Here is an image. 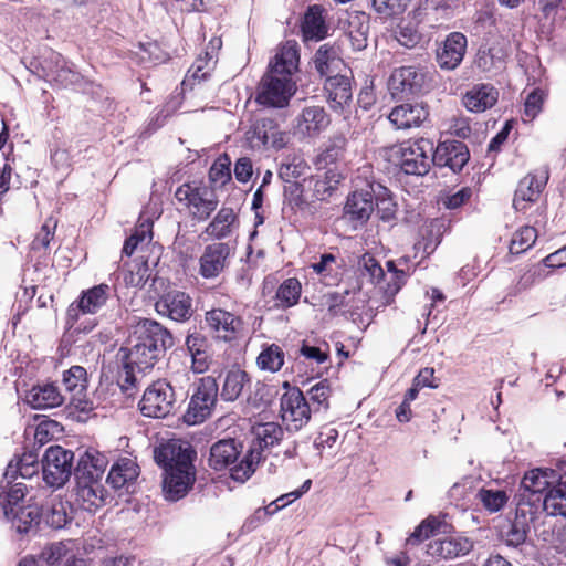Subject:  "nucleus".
<instances>
[{
  "mask_svg": "<svg viewBox=\"0 0 566 566\" xmlns=\"http://www.w3.org/2000/svg\"><path fill=\"white\" fill-rule=\"evenodd\" d=\"M127 349L122 348L123 368L118 371V384L123 391L128 392L136 387L135 369L139 373L151 370L166 350L174 346L170 332L154 319L142 318L132 329Z\"/></svg>",
  "mask_w": 566,
  "mask_h": 566,
  "instance_id": "obj_1",
  "label": "nucleus"
},
{
  "mask_svg": "<svg viewBox=\"0 0 566 566\" xmlns=\"http://www.w3.org/2000/svg\"><path fill=\"white\" fill-rule=\"evenodd\" d=\"M196 457V451L188 442L176 439L154 449L155 462L165 470L163 489L167 500L178 501L192 488Z\"/></svg>",
  "mask_w": 566,
  "mask_h": 566,
  "instance_id": "obj_2",
  "label": "nucleus"
},
{
  "mask_svg": "<svg viewBox=\"0 0 566 566\" xmlns=\"http://www.w3.org/2000/svg\"><path fill=\"white\" fill-rule=\"evenodd\" d=\"M107 465L106 455L95 449H88L80 455L73 475L76 501L83 510L95 512L106 504L108 492L103 485V479Z\"/></svg>",
  "mask_w": 566,
  "mask_h": 566,
  "instance_id": "obj_3",
  "label": "nucleus"
},
{
  "mask_svg": "<svg viewBox=\"0 0 566 566\" xmlns=\"http://www.w3.org/2000/svg\"><path fill=\"white\" fill-rule=\"evenodd\" d=\"M283 434L282 427L275 422L260 424L255 430V439L241 458L240 463L232 468L231 478L238 482H245L260 463L262 451L279 444Z\"/></svg>",
  "mask_w": 566,
  "mask_h": 566,
  "instance_id": "obj_4",
  "label": "nucleus"
},
{
  "mask_svg": "<svg viewBox=\"0 0 566 566\" xmlns=\"http://www.w3.org/2000/svg\"><path fill=\"white\" fill-rule=\"evenodd\" d=\"M433 143L426 138L403 142L390 149V160L406 175L424 176L432 160Z\"/></svg>",
  "mask_w": 566,
  "mask_h": 566,
  "instance_id": "obj_5",
  "label": "nucleus"
},
{
  "mask_svg": "<svg viewBox=\"0 0 566 566\" xmlns=\"http://www.w3.org/2000/svg\"><path fill=\"white\" fill-rule=\"evenodd\" d=\"M186 399L182 388L177 391L170 382L159 379L149 385L139 402L140 411L150 418H165L175 413Z\"/></svg>",
  "mask_w": 566,
  "mask_h": 566,
  "instance_id": "obj_6",
  "label": "nucleus"
},
{
  "mask_svg": "<svg viewBox=\"0 0 566 566\" xmlns=\"http://www.w3.org/2000/svg\"><path fill=\"white\" fill-rule=\"evenodd\" d=\"M219 386L211 376L200 378L193 384L192 394L182 416L188 426L202 423L212 413L217 403Z\"/></svg>",
  "mask_w": 566,
  "mask_h": 566,
  "instance_id": "obj_7",
  "label": "nucleus"
},
{
  "mask_svg": "<svg viewBox=\"0 0 566 566\" xmlns=\"http://www.w3.org/2000/svg\"><path fill=\"white\" fill-rule=\"evenodd\" d=\"M296 91L293 78L282 76V73L268 71L261 78L255 101L263 106L285 107Z\"/></svg>",
  "mask_w": 566,
  "mask_h": 566,
  "instance_id": "obj_8",
  "label": "nucleus"
},
{
  "mask_svg": "<svg viewBox=\"0 0 566 566\" xmlns=\"http://www.w3.org/2000/svg\"><path fill=\"white\" fill-rule=\"evenodd\" d=\"M73 451L59 444L49 447L42 457L44 482L51 488H62L72 475Z\"/></svg>",
  "mask_w": 566,
  "mask_h": 566,
  "instance_id": "obj_9",
  "label": "nucleus"
},
{
  "mask_svg": "<svg viewBox=\"0 0 566 566\" xmlns=\"http://www.w3.org/2000/svg\"><path fill=\"white\" fill-rule=\"evenodd\" d=\"M175 198L188 209L189 216L199 222L208 220L219 202L213 190L207 187H192L189 184L179 186Z\"/></svg>",
  "mask_w": 566,
  "mask_h": 566,
  "instance_id": "obj_10",
  "label": "nucleus"
},
{
  "mask_svg": "<svg viewBox=\"0 0 566 566\" xmlns=\"http://www.w3.org/2000/svg\"><path fill=\"white\" fill-rule=\"evenodd\" d=\"M284 387L287 391L281 397L282 419L289 430L297 431L310 421L312 407L300 388L290 387L287 382H284Z\"/></svg>",
  "mask_w": 566,
  "mask_h": 566,
  "instance_id": "obj_11",
  "label": "nucleus"
},
{
  "mask_svg": "<svg viewBox=\"0 0 566 566\" xmlns=\"http://www.w3.org/2000/svg\"><path fill=\"white\" fill-rule=\"evenodd\" d=\"M549 476H555L554 470L537 468L526 472L515 494V501L525 503L535 511H541L542 502L551 484Z\"/></svg>",
  "mask_w": 566,
  "mask_h": 566,
  "instance_id": "obj_12",
  "label": "nucleus"
},
{
  "mask_svg": "<svg viewBox=\"0 0 566 566\" xmlns=\"http://www.w3.org/2000/svg\"><path fill=\"white\" fill-rule=\"evenodd\" d=\"M426 73L422 67L400 66L394 70L389 78V90L394 97H408L422 92Z\"/></svg>",
  "mask_w": 566,
  "mask_h": 566,
  "instance_id": "obj_13",
  "label": "nucleus"
},
{
  "mask_svg": "<svg viewBox=\"0 0 566 566\" xmlns=\"http://www.w3.org/2000/svg\"><path fill=\"white\" fill-rule=\"evenodd\" d=\"M324 91L329 107L336 113H343L353 101V73L348 69L342 73L327 76Z\"/></svg>",
  "mask_w": 566,
  "mask_h": 566,
  "instance_id": "obj_14",
  "label": "nucleus"
},
{
  "mask_svg": "<svg viewBox=\"0 0 566 566\" xmlns=\"http://www.w3.org/2000/svg\"><path fill=\"white\" fill-rule=\"evenodd\" d=\"M470 158L468 146L459 140L440 142L432 151L433 165L448 167L453 172H459Z\"/></svg>",
  "mask_w": 566,
  "mask_h": 566,
  "instance_id": "obj_15",
  "label": "nucleus"
},
{
  "mask_svg": "<svg viewBox=\"0 0 566 566\" xmlns=\"http://www.w3.org/2000/svg\"><path fill=\"white\" fill-rule=\"evenodd\" d=\"M156 312L175 322H186L192 316V300L181 291H169L155 303Z\"/></svg>",
  "mask_w": 566,
  "mask_h": 566,
  "instance_id": "obj_16",
  "label": "nucleus"
},
{
  "mask_svg": "<svg viewBox=\"0 0 566 566\" xmlns=\"http://www.w3.org/2000/svg\"><path fill=\"white\" fill-rule=\"evenodd\" d=\"M231 248L224 242H214L205 247L199 259V274L203 279L219 276L228 265Z\"/></svg>",
  "mask_w": 566,
  "mask_h": 566,
  "instance_id": "obj_17",
  "label": "nucleus"
},
{
  "mask_svg": "<svg viewBox=\"0 0 566 566\" xmlns=\"http://www.w3.org/2000/svg\"><path fill=\"white\" fill-rule=\"evenodd\" d=\"M241 455H244L242 442L231 438L221 439L211 446L208 463L216 471L230 468L231 474L232 468L240 463Z\"/></svg>",
  "mask_w": 566,
  "mask_h": 566,
  "instance_id": "obj_18",
  "label": "nucleus"
},
{
  "mask_svg": "<svg viewBox=\"0 0 566 566\" xmlns=\"http://www.w3.org/2000/svg\"><path fill=\"white\" fill-rule=\"evenodd\" d=\"M467 36L461 32L450 33L437 49V63L442 70H454L463 60Z\"/></svg>",
  "mask_w": 566,
  "mask_h": 566,
  "instance_id": "obj_19",
  "label": "nucleus"
},
{
  "mask_svg": "<svg viewBox=\"0 0 566 566\" xmlns=\"http://www.w3.org/2000/svg\"><path fill=\"white\" fill-rule=\"evenodd\" d=\"M428 117V106L417 102L395 106L388 119L397 129H410L420 127Z\"/></svg>",
  "mask_w": 566,
  "mask_h": 566,
  "instance_id": "obj_20",
  "label": "nucleus"
},
{
  "mask_svg": "<svg viewBox=\"0 0 566 566\" xmlns=\"http://www.w3.org/2000/svg\"><path fill=\"white\" fill-rule=\"evenodd\" d=\"M541 511H535L525 503L516 502L515 517L505 533V543L517 547L525 543L530 532V525L538 517Z\"/></svg>",
  "mask_w": 566,
  "mask_h": 566,
  "instance_id": "obj_21",
  "label": "nucleus"
},
{
  "mask_svg": "<svg viewBox=\"0 0 566 566\" xmlns=\"http://www.w3.org/2000/svg\"><path fill=\"white\" fill-rule=\"evenodd\" d=\"M374 193V184L368 185L366 189L355 190L347 198L345 214L359 224L366 223L375 210Z\"/></svg>",
  "mask_w": 566,
  "mask_h": 566,
  "instance_id": "obj_22",
  "label": "nucleus"
},
{
  "mask_svg": "<svg viewBox=\"0 0 566 566\" xmlns=\"http://www.w3.org/2000/svg\"><path fill=\"white\" fill-rule=\"evenodd\" d=\"M473 542L464 536H451L443 539L431 541L427 546V554L432 557L453 559L469 554Z\"/></svg>",
  "mask_w": 566,
  "mask_h": 566,
  "instance_id": "obj_23",
  "label": "nucleus"
},
{
  "mask_svg": "<svg viewBox=\"0 0 566 566\" xmlns=\"http://www.w3.org/2000/svg\"><path fill=\"white\" fill-rule=\"evenodd\" d=\"M66 397L54 382L33 386L25 395V401L33 409H52L62 406Z\"/></svg>",
  "mask_w": 566,
  "mask_h": 566,
  "instance_id": "obj_24",
  "label": "nucleus"
},
{
  "mask_svg": "<svg viewBox=\"0 0 566 566\" xmlns=\"http://www.w3.org/2000/svg\"><path fill=\"white\" fill-rule=\"evenodd\" d=\"M43 77L49 82H55L62 87L74 85L80 81V74L66 66L61 54L51 52L42 63Z\"/></svg>",
  "mask_w": 566,
  "mask_h": 566,
  "instance_id": "obj_25",
  "label": "nucleus"
},
{
  "mask_svg": "<svg viewBox=\"0 0 566 566\" xmlns=\"http://www.w3.org/2000/svg\"><path fill=\"white\" fill-rule=\"evenodd\" d=\"M206 323L218 338L231 340L235 337L242 321L228 311L213 308L206 313Z\"/></svg>",
  "mask_w": 566,
  "mask_h": 566,
  "instance_id": "obj_26",
  "label": "nucleus"
},
{
  "mask_svg": "<svg viewBox=\"0 0 566 566\" xmlns=\"http://www.w3.org/2000/svg\"><path fill=\"white\" fill-rule=\"evenodd\" d=\"M547 180V169L543 171L541 178H538L536 175L528 174L523 179H521L515 190L513 207L516 210L526 209L530 202L536 201Z\"/></svg>",
  "mask_w": 566,
  "mask_h": 566,
  "instance_id": "obj_27",
  "label": "nucleus"
},
{
  "mask_svg": "<svg viewBox=\"0 0 566 566\" xmlns=\"http://www.w3.org/2000/svg\"><path fill=\"white\" fill-rule=\"evenodd\" d=\"M499 98L497 90L491 84H476L463 96V105L473 113H482L495 105Z\"/></svg>",
  "mask_w": 566,
  "mask_h": 566,
  "instance_id": "obj_28",
  "label": "nucleus"
},
{
  "mask_svg": "<svg viewBox=\"0 0 566 566\" xmlns=\"http://www.w3.org/2000/svg\"><path fill=\"white\" fill-rule=\"evenodd\" d=\"M252 130L253 137L258 138L264 147L282 149L287 143L286 134L280 130L276 120L273 118H258L252 126Z\"/></svg>",
  "mask_w": 566,
  "mask_h": 566,
  "instance_id": "obj_29",
  "label": "nucleus"
},
{
  "mask_svg": "<svg viewBox=\"0 0 566 566\" xmlns=\"http://www.w3.org/2000/svg\"><path fill=\"white\" fill-rule=\"evenodd\" d=\"M314 67L322 77L342 73L348 67L338 56V51L328 43L322 44L313 56Z\"/></svg>",
  "mask_w": 566,
  "mask_h": 566,
  "instance_id": "obj_30",
  "label": "nucleus"
},
{
  "mask_svg": "<svg viewBox=\"0 0 566 566\" xmlns=\"http://www.w3.org/2000/svg\"><path fill=\"white\" fill-rule=\"evenodd\" d=\"M329 123V115L324 107L317 105L306 106L297 117L298 129L308 136L317 135L325 130Z\"/></svg>",
  "mask_w": 566,
  "mask_h": 566,
  "instance_id": "obj_31",
  "label": "nucleus"
},
{
  "mask_svg": "<svg viewBox=\"0 0 566 566\" xmlns=\"http://www.w3.org/2000/svg\"><path fill=\"white\" fill-rule=\"evenodd\" d=\"M139 475V468L135 461L128 458H122L116 461L107 476L106 482L115 490L129 486Z\"/></svg>",
  "mask_w": 566,
  "mask_h": 566,
  "instance_id": "obj_32",
  "label": "nucleus"
},
{
  "mask_svg": "<svg viewBox=\"0 0 566 566\" xmlns=\"http://www.w3.org/2000/svg\"><path fill=\"white\" fill-rule=\"evenodd\" d=\"M62 384L65 387V390L72 394V403L77 400L78 402L75 405L76 408H80L82 411L87 410L86 406H81L83 401L77 398L83 395V392L87 389V371L84 367L74 365L70 367L67 370L63 371ZM93 407H88L92 409Z\"/></svg>",
  "mask_w": 566,
  "mask_h": 566,
  "instance_id": "obj_33",
  "label": "nucleus"
},
{
  "mask_svg": "<svg viewBox=\"0 0 566 566\" xmlns=\"http://www.w3.org/2000/svg\"><path fill=\"white\" fill-rule=\"evenodd\" d=\"M7 518L19 534H27L42 521V507L36 503H28L14 510Z\"/></svg>",
  "mask_w": 566,
  "mask_h": 566,
  "instance_id": "obj_34",
  "label": "nucleus"
},
{
  "mask_svg": "<svg viewBox=\"0 0 566 566\" xmlns=\"http://www.w3.org/2000/svg\"><path fill=\"white\" fill-rule=\"evenodd\" d=\"M304 40H323L327 35L328 28L323 17V9L318 4L310 6L302 21Z\"/></svg>",
  "mask_w": 566,
  "mask_h": 566,
  "instance_id": "obj_35",
  "label": "nucleus"
},
{
  "mask_svg": "<svg viewBox=\"0 0 566 566\" xmlns=\"http://www.w3.org/2000/svg\"><path fill=\"white\" fill-rule=\"evenodd\" d=\"M542 512L552 516L566 517V472L559 475L557 484L545 493Z\"/></svg>",
  "mask_w": 566,
  "mask_h": 566,
  "instance_id": "obj_36",
  "label": "nucleus"
},
{
  "mask_svg": "<svg viewBox=\"0 0 566 566\" xmlns=\"http://www.w3.org/2000/svg\"><path fill=\"white\" fill-rule=\"evenodd\" d=\"M298 61L300 55L296 43L287 42L275 54L274 61L270 63L268 71L282 73V76L292 78L293 73L297 71Z\"/></svg>",
  "mask_w": 566,
  "mask_h": 566,
  "instance_id": "obj_37",
  "label": "nucleus"
},
{
  "mask_svg": "<svg viewBox=\"0 0 566 566\" xmlns=\"http://www.w3.org/2000/svg\"><path fill=\"white\" fill-rule=\"evenodd\" d=\"M238 221V216L230 207H222L206 228V233L216 240L228 238L232 233V226Z\"/></svg>",
  "mask_w": 566,
  "mask_h": 566,
  "instance_id": "obj_38",
  "label": "nucleus"
},
{
  "mask_svg": "<svg viewBox=\"0 0 566 566\" xmlns=\"http://www.w3.org/2000/svg\"><path fill=\"white\" fill-rule=\"evenodd\" d=\"M250 381L251 378L245 370L240 368H232L228 370L220 394L222 400L235 401Z\"/></svg>",
  "mask_w": 566,
  "mask_h": 566,
  "instance_id": "obj_39",
  "label": "nucleus"
},
{
  "mask_svg": "<svg viewBox=\"0 0 566 566\" xmlns=\"http://www.w3.org/2000/svg\"><path fill=\"white\" fill-rule=\"evenodd\" d=\"M306 178L302 181L290 182L284 185L283 196L285 202L292 208L302 211H312L311 195L306 185Z\"/></svg>",
  "mask_w": 566,
  "mask_h": 566,
  "instance_id": "obj_40",
  "label": "nucleus"
},
{
  "mask_svg": "<svg viewBox=\"0 0 566 566\" xmlns=\"http://www.w3.org/2000/svg\"><path fill=\"white\" fill-rule=\"evenodd\" d=\"M301 294L302 285L296 277L284 280L276 290L273 308L284 311L295 306L300 301Z\"/></svg>",
  "mask_w": 566,
  "mask_h": 566,
  "instance_id": "obj_41",
  "label": "nucleus"
},
{
  "mask_svg": "<svg viewBox=\"0 0 566 566\" xmlns=\"http://www.w3.org/2000/svg\"><path fill=\"white\" fill-rule=\"evenodd\" d=\"M111 293V286L107 284H99L82 292L78 300V308L83 313L95 314L102 308Z\"/></svg>",
  "mask_w": 566,
  "mask_h": 566,
  "instance_id": "obj_42",
  "label": "nucleus"
},
{
  "mask_svg": "<svg viewBox=\"0 0 566 566\" xmlns=\"http://www.w3.org/2000/svg\"><path fill=\"white\" fill-rule=\"evenodd\" d=\"M369 18L365 13L350 17L347 38L354 51H361L368 44Z\"/></svg>",
  "mask_w": 566,
  "mask_h": 566,
  "instance_id": "obj_43",
  "label": "nucleus"
},
{
  "mask_svg": "<svg viewBox=\"0 0 566 566\" xmlns=\"http://www.w3.org/2000/svg\"><path fill=\"white\" fill-rule=\"evenodd\" d=\"M214 65L216 61L213 60L212 54L206 52L205 56H199L188 70V73L182 81L184 88L189 87L192 90L196 83L206 81L210 76Z\"/></svg>",
  "mask_w": 566,
  "mask_h": 566,
  "instance_id": "obj_44",
  "label": "nucleus"
},
{
  "mask_svg": "<svg viewBox=\"0 0 566 566\" xmlns=\"http://www.w3.org/2000/svg\"><path fill=\"white\" fill-rule=\"evenodd\" d=\"M507 53L500 43L481 46L478 52V66L483 71L500 70L504 65Z\"/></svg>",
  "mask_w": 566,
  "mask_h": 566,
  "instance_id": "obj_45",
  "label": "nucleus"
},
{
  "mask_svg": "<svg viewBox=\"0 0 566 566\" xmlns=\"http://www.w3.org/2000/svg\"><path fill=\"white\" fill-rule=\"evenodd\" d=\"M394 36L398 43L407 49L416 48L422 39L415 20L402 19L394 30Z\"/></svg>",
  "mask_w": 566,
  "mask_h": 566,
  "instance_id": "obj_46",
  "label": "nucleus"
},
{
  "mask_svg": "<svg viewBox=\"0 0 566 566\" xmlns=\"http://www.w3.org/2000/svg\"><path fill=\"white\" fill-rule=\"evenodd\" d=\"M347 146V139L343 134H335L326 143L324 149L318 155L317 163L325 166L336 164L343 159Z\"/></svg>",
  "mask_w": 566,
  "mask_h": 566,
  "instance_id": "obj_47",
  "label": "nucleus"
},
{
  "mask_svg": "<svg viewBox=\"0 0 566 566\" xmlns=\"http://www.w3.org/2000/svg\"><path fill=\"white\" fill-rule=\"evenodd\" d=\"M374 205L377 214L382 221H390L395 218L397 205L394 202L390 191L380 184H374Z\"/></svg>",
  "mask_w": 566,
  "mask_h": 566,
  "instance_id": "obj_48",
  "label": "nucleus"
},
{
  "mask_svg": "<svg viewBox=\"0 0 566 566\" xmlns=\"http://www.w3.org/2000/svg\"><path fill=\"white\" fill-rule=\"evenodd\" d=\"M42 507V521L50 527L60 530L67 523V514L62 501H52Z\"/></svg>",
  "mask_w": 566,
  "mask_h": 566,
  "instance_id": "obj_49",
  "label": "nucleus"
},
{
  "mask_svg": "<svg viewBox=\"0 0 566 566\" xmlns=\"http://www.w3.org/2000/svg\"><path fill=\"white\" fill-rule=\"evenodd\" d=\"M310 170L307 163L300 157H293L286 163H282L279 169V177L284 184L296 182L300 178H304Z\"/></svg>",
  "mask_w": 566,
  "mask_h": 566,
  "instance_id": "obj_50",
  "label": "nucleus"
},
{
  "mask_svg": "<svg viewBox=\"0 0 566 566\" xmlns=\"http://www.w3.org/2000/svg\"><path fill=\"white\" fill-rule=\"evenodd\" d=\"M256 363L260 369L275 373L284 364V353L280 346L272 344L260 353Z\"/></svg>",
  "mask_w": 566,
  "mask_h": 566,
  "instance_id": "obj_51",
  "label": "nucleus"
},
{
  "mask_svg": "<svg viewBox=\"0 0 566 566\" xmlns=\"http://www.w3.org/2000/svg\"><path fill=\"white\" fill-rule=\"evenodd\" d=\"M537 239V231L533 227H522L512 237L510 243L511 254H521L528 250Z\"/></svg>",
  "mask_w": 566,
  "mask_h": 566,
  "instance_id": "obj_52",
  "label": "nucleus"
},
{
  "mask_svg": "<svg viewBox=\"0 0 566 566\" xmlns=\"http://www.w3.org/2000/svg\"><path fill=\"white\" fill-rule=\"evenodd\" d=\"M307 400L312 407L313 413L319 412L322 409H328V398L331 396V388L327 380H323L314 385L307 391Z\"/></svg>",
  "mask_w": 566,
  "mask_h": 566,
  "instance_id": "obj_53",
  "label": "nucleus"
},
{
  "mask_svg": "<svg viewBox=\"0 0 566 566\" xmlns=\"http://www.w3.org/2000/svg\"><path fill=\"white\" fill-rule=\"evenodd\" d=\"M441 522L436 516H429L423 520L407 538L406 544L416 546L422 543L424 539L434 535L440 528Z\"/></svg>",
  "mask_w": 566,
  "mask_h": 566,
  "instance_id": "obj_54",
  "label": "nucleus"
},
{
  "mask_svg": "<svg viewBox=\"0 0 566 566\" xmlns=\"http://www.w3.org/2000/svg\"><path fill=\"white\" fill-rule=\"evenodd\" d=\"M231 160L227 154L221 155L212 164L209 170V180L213 185L224 186L231 180Z\"/></svg>",
  "mask_w": 566,
  "mask_h": 566,
  "instance_id": "obj_55",
  "label": "nucleus"
},
{
  "mask_svg": "<svg viewBox=\"0 0 566 566\" xmlns=\"http://www.w3.org/2000/svg\"><path fill=\"white\" fill-rule=\"evenodd\" d=\"M409 3L410 0H371L375 12L385 19L402 14Z\"/></svg>",
  "mask_w": 566,
  "mask_h": 566,
  "instance_id": "obj_56",
  "label": "nucleus"
},
{
  "mask_svg": "<svg viewBox=\"0 0 566 566\" xmlns=\"http://www.w3.org/2000/svg\"><path fill=\"white\" fill-rule=\"evenodd\" d=\"M308 188V193L311 195V205L316 200L324 201L326 200L332 192L333 184L331 181H325L322 179V176L315 175L306 178V185Z\"/></svg>",
  "mask_w": 566,
  "mask_h": 566,
  "instance_id": "obj_57",
  "label": "nucleus"
},
{
  "mask_svg": "<svg viewBox=\"0 0 566 566\" xmlns=\"http://www.w3.org/2000/svg\"><path fill=\"white\" fill-rule=\"evenodd\" d=\"M56 226L57 221L53 218L45 220L35 238L33 239L31 249L33 251H48L50 249V243L54 238Z\"/></svg>",
  "mask_w": 566,
  "mask_h": 566,
  "instance_id": "obj_58",
  "label": "nucleus"
},
{
  "mask_svg": "<svg viewBox=\"0 0 566 566\" xmlns=\"http://www.w3.org/2000/svg\"><path fill=\"white\" fill-rule=\"evenodd\" d=\"M478 496L490 512L500 511L509 500L506 492L503 490L481 489Z\"/></svg>",
  "mask_w": 566,
  "mask_h": 566,
  "instance_id": "obj_59",
  "label": "nucleus"
},
{
  "mask_svg": "<svg viewBox=\"0 0 566 566\" xmlns=\"http://www.w3.org/2000/svg\"><path fill=\"white\" fill-rule=\"evenodd\" d=\"M27 494V485L24 483H14L6 492V502L3 504V513L6 517H10V514L20 507V502L24 500Z\"/></svg>",
  "mask_w": 566,
  "mask_h": 566,
  "instance_id": "obj_60",
  "label": "nucleus"
},
{
  "mask_svg": "<svg viewBox=\"0 0 566 566\" xmlns=\"http://www.w3.org/2000/svg\"><path fill=\"white\" fill-rule=\"evenodd\" d=\"M312 486V480L307 479L303 482V484L295 491H292L290 493L283 494L280 497H277L275 501H273L268 507L266 511L269 514H274L279 510L285 507L290 503L294 502L295 500L300 499L303 494L310 491Z\"/></svg>",
  "mask_w": 566,
  "mask_h": 566,
  "instance_id": "obj_61",
  "label": "nucleus"
},
{
  "mask_svg": "<svg viewBox=\"0 0 566 566\" xmlns=\"http://www.w3.org/2000/svg\"><path fill=\"white\" fill-rule=\"evenodd\" d=\"M546 94L541 88L533 90L526 97L524 104V115L531 120L537 116V114L542 111V105Z\"/></svg>",
  "mask_w": 566,
  "mask_h": 566,
  "instance_id": "obj_62",
  "label": "nucleus"
},
{
  "mask_svg": "<svg viewBox=\"0 0 566 566\" xmlns=\"http://www.w3.org/2000/svg\"><path fill=\"white\" fill-rule=\"evenodd\" d=\"M349 295V291L345 290L344 292H331L327 293L325 298V305L327 306V311L331 315L335 316L338 314V310L340 307L347 306V296Z\"/></svg>",
  "mask_w": 566,
  "mask_h": 566,
  "instance_id": "obj_63",
  "label": "nucleus"
},
{
  "mask_svg": "<svg viewBox=\"0 0 566 566\" xmlns=\"http://www.w3.org/2000/svg\"><path fill=\"white\" fill-rule=\"evenodd\" d=\"M66 553L67 549L65 545L62 543H53L42 551L40 558L48 565H55L66 555Z\"/></svg>",
  "mask_w": 566,
  "mask_h": 566,
  "instance_id": "obj_64",
  "label": "nucleus"
}]
</instances>
